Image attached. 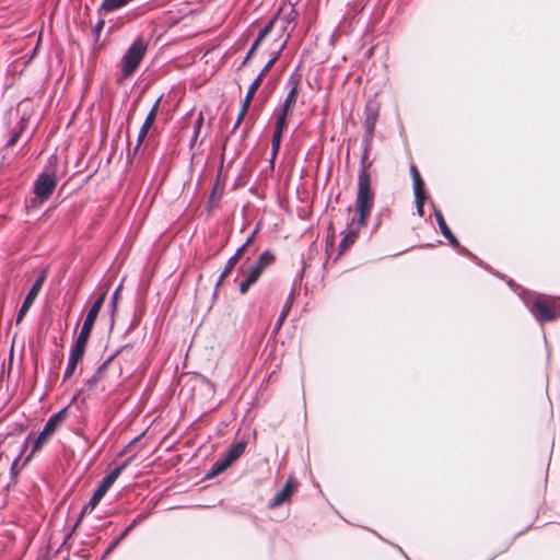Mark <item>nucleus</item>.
<instances>
[{"label": "nucleus", "instance_id": "nucleus-1", "mask_svg": "<svg viewBox=\"0 0 560 560\" xmlns=\"http://www.w3.org/2000/svg\"><path fill=\"white\" fill-rule=\"evenodd\" d=\"M133 457L135 456L128 457L121 464L116 466L114 469H112L108 474H106L102 478L98 486L93 491L88 503L82 506L71 530L66 535L63 542H66V540L71 537V535L74 533V530L81 524L84 516L86 514L91 513L98 505V503L104 498L106 492L109 490V488L113 486V483L117 480V478L121 475V472L128 467V465L131 463Z\"/></svg>", "mask_w": 560, "mask_h": 560}, {"label": "nucleus", "instance_id": "nucleus-2", "mask_svg": "<svg viewBox=\"0 0 560 560\" xmlns=\"http://www.w3.org/2000/svg\"><path fill=\"white\" fill-rule=\"evenodd\" d=\"M375 192L372 188V179H368V176H358V189L355 197V209L358 212V218H353V223L355 222L359 226H364L366 224L368 218L371 214V211L374 206Z\"/></svg>", "mask_w": 560, "mask_h": 560}, {"label": "nucleus", "instance_id": "nucleus-3", "mask_svg": "<svg viewBox=\"0 0 560 560\" xmlns=\"http://www.w3.org/2000/svg\"><path fill=\"white\" fill-rule=\"evenodd\" d=\"M67 417L68 407H63L48 418L44 428L34 440L32 450L25 458V463H27L35 453L39 452L43 448V446L48 442L50 436L62 425Z\"/></svg>", "mask_w": 560, "mask_h": 560}, {"label": "nucleus", "instance_id": "nucleus-4", "mask_svg": "<svg viewBox=\"0 0 560 560\" xmlns=\"http://www.w3.org/2000/svg\"><path fill=\"white\" fill-rule=\"evenodd\" d=\"M299 84L300 77L296 74L290 75L287 82V88H289V92L284 101L280 105H278L273 110V117L276 119L275 124L288 127V118L290 115H292L293 108L296 104L299 95Z\"/></svg>", "mask_w": 560, "mask_h": 560}, {"label": "nucleus", "instance_id": "nucleus-5", "mask_svg": "<svg viewBox=\"0 0 560 560\" xmlns=\"http://www.w3.org/2000/svg\"><path fill=\"white\" fill-rule=\"evenodd\" d=\"M147 51L143 39H136L120 60V73L122 79H128L137 71Z\"/></svg>", "mask_w": 560, "mask_h": 560}, {"label": "nucleus", "instance_id": "nucleus-6", "mask_svg": "<svg viewBox=\"0 0 560 560\" xmlns=\"http://www.w3.org/2000/svg\"><path fill=\"white\" fill-rule=\"evenodd\" d=\"M380 114V105L375 101H369L364 108V135L363 143L371 147L376 121Z\"/></svg>", "mask_w": 560, "mask_h": 560}, {"label": "nucleus", "instance_id": "nucleus-7", "mask_svg": "<svg viewBox=\"0 0 560 560\" xmlns=\"http://www.w3.org/2000/svg\"><path fill=\"white\" fill-rule=\"evenodd\" d=\"M57 186V178L54 174L40 173L33 185V192L40 202L50 198Z\"/></svg>", "mask_w": 560, "mask_h": 560}, {"label": "nucleus", "instance_id": "nucleus-8", "mask_svg": "<svg viewBox=\"0 0 560 560\" xmlns=\"http://www.w3.org/2000/svg\"><path fill=\"white\" fill-rule=\"evenodd\" d=\"M298 16L299 13L292 4H283L271 21H273V24L281 23V31L287 34L285 37L289 39L296 26Z\"/></svg>", "mask_w": 560, "mask_h": 560}, {"label": "nucleus", "instance_id": "nucleus-9", "mask_svg": "<svg viewBox=\"0 0 560 560\" xmlns=\"http://www.w3.org/2000/svg\"><path fill=\"white\" fill-rule=\"evenodd\" d=\"M560 301L557 298L536 294L534 296V301L528 306V310L533 315H555V312L557 311V304Z\"/></svg>", "mask_w": 560, "mask_h": 560}, {"label": "nucleus", "instance_id": "nucleus-10", "mask_svg": "<svg viewBox=\"0 0 560 560\" xmlns=\"http://www.w3.org/2000/svg\"><path fill=\"white\" fill-rule=\"evenodd\" d=\"M46 278H47V270L42 269L39 271L36 280L34 281L32 288L30 289L27 295L25 296L24 302H23L18 315H24L28 311L30 306L34 303L35 299L37 298L38 293L40 292V290L46 281Z\"/></svg>", "mask_w": 560, "mask_h": 560}, {"label": "nucleus", "instance_id": "nucleus-11", "mask_svg": "<svg viewBox=\"0 0 560 560\" xmlns=\"http://www.w3.org/2000/svg\"><path fill=\"white\" fill-rule=\"evenodd\" d=\"M162 100V96H160L155 103L153 104L152 108L150 109V112L148 113L140 130H139V133H138V138H137V143H136V147L133 148V151H132V155L135 156L138 152V150L140 149L141 144L143 143L151 126L153 125L154 120H155V117H156V114H158V110H159V106H160V102Z\"/></svg>", "mask_w": 560, "mask_h": 560}, {"label": "nucleus", "instance_id": "nucleus-12", "mask_svg": "<svg viewBox=\"0 0 560 560\" xmlns=\"http://www.w3.org/2000/svg\"><path fill=\"white\" fill-rule=\"evenodd\" d=\"M298 482L293 481V477H289L281 490H279L275 497L269 501L268 508L276 509L283 503L290 501L294 490L296 489Z\"/></svg>", "mask_w": 560, "mask_h": 560}, {"label": "nucleus", "instance_id": "nucleus-13", "mask_svg": "<svg viewBox=\"0 0 560 560\" xmlns=\"http://www.w3.org/2000/svg\"><path fill=\"white\" fill-rule=\"evenodd\" d=\"M148 517L147 514H139L132 522L109 544V546L103 552L101 560H105L117 546L127 537V535L138 525L141 524Z\"/></svg>", "mask_w": 560, "mask_h": 560}, {"label": "nucleus", "instance_id": "nucleus-14", "mask_svg": "<svg viewBox=\"0 0 560 560\" xmlns=\"http://www.w3.org/2000/svg\"><path fill=\"white\" fill-rule=\"evenodd\" d=\"M240 272H242L244 276L243 280L240 282V292L242 294H245L249 290V288L257 282V280L262 273V270L256 264H254L246 270L244 269L243 266H241Z\"/></svg>", "mask_w": 560, "mask_h": 560}, {"label": "nucleus", "instance_id": "nucleus-15", "mask_svg": "<svg viewBox=\"0 0 560 560\" xmlns=\"http://www.w3.org/2000/svg\"><path fill=\"white\" fill-rule=\"evenodd\" d=\"M85 350L82 348L71 346L70 352H69V359L68 363L63 373V380H68L73 376L77 366L80 361H82Z\"/></svg>", "mask_w": 560, "mask_h": 560}, {"label": "nucleus", "instance_id": "nucleus-16", "mask_svg": "<svg viewBox=\"0 0 560 560\" xmlns=\"http://www.w3.org/2000/svg\"><path fill=\"white\" fill-rule=\"evenodd\" d=\"M247 446V441L243 438L240 441L233 442L222 454L223 460L226 462L228 465H232L234 462H236L242 454L245 452Z\"/></svg>", "mask_w": 560, "mask_h": 560}, {"label": "nucleus", "instance_id": "nucleus-17", "mask_svg": "<svg viewBox=\"0 0 560 560\" xmlns=\"http://www.w3.org/2000/svg\"><path fill=\"white\" fill-rule=\"evenodd\" d=\"M97 317H84L83 325L81 327V330L75 339V341L72 343L73 346L79 348H82L85 350L86 342L91 336L92 329L95 325Z\"/></svg>", "mask_w": 560, "mask_h": 560}, {"label": "nucleus", "instance_id": "nucleus-18", "mask_svg": "<svg viewBox=\"0 0 560 560\" xmlns=\"http://www.w3.org/2000/svg\"><path fill=\"white\" fill-rule=\"evenodd\" d=\"M119 353V350H117L115 353L109 355L103 363H101L95 372L85 381V385L89 389H93L96 384L100 382L102 375L107 370L108 364L114 360V358Z\"/></svg>", "mask_w": 560, "mask_h": 560}, {"label": "nucleus", "instance_id": "nucleus-19", "mask_svg": "<svg viewBox=\"0 0 560 560\" xmlns=\"http://www.w3.org/2000/svg\"><path fill=\"white\" fill-rule=\"evenodd\" d=\"M434 214H435V219H436L438 225H439L440 231L443 234V236L448 241V243L453 247H458L459 243H458L457 238L455 237V235L450 230V228L447 226L442 212L440 210L435 209L434 210Z\"/></svg>", "mask_w": 560, "mask_h": 560}, {"label": "nucleus", "instance_id": "nucleus-20", "mask_svg": "<svg viewBox=\"0 0 560 560\" xmlns=\"http://www.w3.org/2000/svg\"><path fill=\"white\" fill-rule=\"evenodd\" d=\"M287 44H288V37L282 38L278 43L277 49L272 52L270 59L268 60V62L265 65V67L261 69V71L259 72V74L256 78H260L261 81L264 80L265 75L270 71L272 66L279 59V57H280L282 50L284 49V47L287 46Z\"/></svg>", "mask_w": 560, "mask_h": 560}, {"label": "nucleus", "instance_id": "nucleus-21", "mask_svg": "<svg viewBox=\"0 0 560 560\" xmlns=\"http://www.w3.org/2000/svg\"><path fill=\"white\" fill-rule=\"evenodd\" d=\"M287 129H288V127H285V126L275 124V131H273L272 139H271V156H270L271 163H273V161L276 160V158L279 153L282 136L287 131Z\"/></svg>", "mask_w": 560, "mask_h": 560}, {"label": "nucleus", "instance_id": "nucleus-22", "mask_svg": "<svg viewBox=\"0 0 560 560\" xmlns=\"http://www.w3.org/2000/svg\"><path fill=\"white\" fill-rule=\"evenodd\" d=\"M273 28V21H269L258 33L256 39L252 44V47L249 48L243 63H246L253 56L254 51L260 46L262 40L266 38V36L271 32Z\"/></svg>", "mask_w": 560, "mask_h": 560}, {"label": "nucleus", "instance_id": "nucleus-23", "mask_svg": "<svg viewBox=\"0 0 560 560\" xmlns=\"http://www.w3.org/2000/svg\"><path fill=\"white\" fill-rule=\"evenodd\" d=\"M360 228L361 226H359L355 222L351 223L349 231L340 241L339 247H340L341 252H345L346 249H348L355 242V240L358 238V235H359Z\"/></svg>", "mask_w": 560, "mask_h": 560}, {"label": "nucleus", "instance_id": "nucleus-24", "mask_svg": "<svg viewBox=\"0 0 560 560\" xmlns=\"http://www.w3.org/2000/svg\"><path fill=\"white\" fill-rule=\"evenodd\" d=\"M371 147H366V143H363V153L360 161V171L358 176H368V179H372L370 168L373 162L369 159V151Z\"/></svg>", "mask_w": 560, "mask_h": 560}, {"label": "nucleus", "instance_id": "nucleus-25", "mask_svg": "<svg viewBox=\"0 0 560 560\" xmlns=\"http://www.w3.org/2000/svg\"><path fill=\"white\" fill-rule=\"evenodd\" d=\"M230 465L226 464L225 460H223L222 457L218 458L210 467V469L206 472L203 479H212L222 472H224Z\"/></svg>", "mask_w": 560, "mask_h": 560}, {"label": "nucleus", "instance_id": "nucleus-26", "mask_svg": "<svg viewBox=\"0 0 560 560\" xmlns=\"http://www.w3.org/2000/svg\"><path fill=\"white\" fill-rule=\"evenodd\" d=\"M224 184L220 180V177H217L215 182L213 183L210 196L208 198L207 202V209L210 212L213 208V202L217 198H220L223 194Z\"/></svg>", "mask_w": 560, "mask_h": 560}, {"label": "nucleus", "instance_id": "nucleus-27", "mask_svg": "<svg viewBox=\"0 0 560 560\" xmlns=\"http://www.w3.org/2000/svg\"><path fill=\"white\" fill-rule=\"evenodd\" d=\"M275 261H276L275 255L271 253V250L267 249L258 257V260L255 264L264 271L267 267L271 266Z\"/></svg>", "mask_w": 560, "mask_h": 560}, {"label": "nucleus", "instance_id": "nucleus-28", "mask_svg": "<svg viewBox=\"0 0 560 560\" xmlns=\"http://www.w3.org/2000/svg\"><path fill=\"white\" fill-rule=\"evenodd\" d=\"M24 126H25L24 121L21 120L19 122V125L12 130V132L7 141V147H13L18 142V140L24 129Z\"/></svg>", "mask_w": 560, "mask_h": 560}, {"label": "nucleus", "instance_id": "nucleus-29", "mask_svg": "<svg viewBox=\"0 0 560 560\" xmlns=\"http://www.w3.org/2000/svg\"><path fill=\"white\" fill-rule=\"evenodd\" d=\"M105 299H106V292L101 293L93 302V304L90 307L86 315H98V313L105 302Z\"/></svg>", "mask_w": 560, "mask_h": 560}, {"label": "nucleus", "instance_id": "nucleus-30", "mask_svg": "<svg viewBox=\"0 0 560 560\" xmlns=\"http://www.w3.org/2000/svg\"><path fill=\"white\" fill-rule=\"evenodd\" d=\"M237 264V260H236V257H230V259L228 260L223 271L221 272L220 275V278H219V283L230 275V272L234 269V267L236 266Z\"/></svg>", "mask_w": 560, "mask_h": 560}, {"label": "nucleus", "instance_id": "nucleus-31", "mask_svg": "<svg viewBox=\"0 0 560 560\" xmlns=\"http://www.w3.org/2000/svg\"><path fill=\"white\" fill-rule=\"evenodd\" d=\"M261 79L260 78H256L252 84L249 85L248 90H247V93L245 95V97L247 98V102H252L256 91L259 89V86L261 85Z\"/></svg>", "mask_w": 560, "mask_h": 560}, {"label": "nucleus", "instance_id": "nucleus-32", "mask_svg": "<svg viewBox=\"0 0 560 560\" xmlns=\"http://www.w3.org/2000/svg\"><path fill=\"white\" fill-rule=\"evenodd\" d=\"M413 192H415V196L425 195L424 183L420 175H417L413 178Z\"/></svg>", "mask_w": 560, "mask_h": 560}, {"label": "nucleus", "instance_id": "nucleus-33", "mask_svg": "<svg viewBox=\"0 0 560 560\" xmlns=\"http://www.w3.org/2000/svg\"><path fill=\"white\" fill-rule=\"evenodd\" d=\"M144 432H141L139 435L135 436L118 454V456H124L130 452V450L142 439Z\"/></svg>", "mask_w": 560, "mask_h": 560}, {"label": "nucleus", "instance_id": "nucleus-34", "mask_svg": "<svg viewBox=\"0 0 560 560\" xmlns=\"http://www.w3.org/2000/svg\"><path fill=\"white\" fill-rule=\"evenodd\" d=\"M203 125V115L200 113L194 124V136L191 141L195 142L199 136L200 129Z\"/></svg>", "mask_w": 560, "mask_h": 560}, {"label": "nucleus", "instance_id": "nucleus-35", "mask_svg": "<svg viewBox=\"0 0 560 560\" xmlns=\"http://www.w3.org/2000/svg\"><path fill=\"white\" fill-rule=\"evenodd\" d=\"M415 198H416L417 212H418L419 217H423L424 215L425 195L415 196Z\"/></svg>", "mask_w": 560, "mask_h": 560}, {"label": "nucleus", "instance_id": "nucleus-36", "mask_svg": "<svg viewBox=\"0 0 560 560\" xmlns=\"http://www.w3.org/2000/svg\"><path fill=\"white\" fill-rule=\"evenodd\" d=\"M294 299H295V292H294V291H292V292L289 294L288 300H287L285 304L283 305V307H282V311H281L280 315H288V314L290 313V311H291V304H292V302L294 301Z\"/></svg>", "mask_w": 560, "mask_h": 560}, {"label": "nucleus", "instance_id": "nucleus-37", "mask_svg": "<svg viewBox=\"0 0 560 560\" xmlns=\"http://www.w3.org/2000/svg\"><path fill=\"white\" fill-rule=\"evenodd\" d=\"M285 319H287V317H278L277 323L275 324V326L272 328L270 337H275L279 332V330L282 327Z\"/></svg>", "mask_w": 560, "mask_h": 560}, {"label": "nucleus", "instance_id": "nucleus-38", "mask_svg": "<svg viewBox=\"0 0 560 560\" xmlns=\"http://www.w3.org/2000/svg\"><path fill=\"white\" fill-rule=\"evenodd\" d=\"M258 229H259V224L256 226V229L252 232V234L247 237V240L245 241L244 243V246H249L254 240H255V236L258 232Z\"/></svg>", "mask_w": 560, "mask_h": 560}, {"label": "nucleus", "instance_id": "nucleus-39", "mask_svg": "<svg viewBox=\"0 0 560 560\" xmlns=\"http://www.w3.org/2000/svg\"><path fill=\"white\" fill-rule=\"evenodd\" d=\"M252 102H247V98H244L242 108H241V117H245L246 113L248 112L249 105Z\"/></svg>", "mask_w": 560, "mask_h": 560}, {"label": "nucleus", "instance_id": "nucleus-40", "mask_svg": "<svg viewBox=\"0 0 560 560\" xmlns=\"http://www.w3.org/2000/svg\"><path fill=\"white\" fill-rule=\"evenodd\" d=\"M32 439H33V433L31 432V433L26 436V439L24 440V442H23V444H22V446H21L20 455L26 451V448L28 447V443H30V441H31Z\"/></svg>", "mask_w": 560, "mask_h": 560}, {"label": "nucleus", "instance_id": "nucleus-41", "mask_svg": "<svg viewBox=\"0 0 560 560\" xmlns=\"http://www.w3.org/2000/svg\"><path fill=\"white\" fill-rule=\"evenodd\" d=\"M116 301H114L113 299H110V302L108 303L107 305V312L110 314V315H114L116 313Z\"/></svg>", "mask_w": 560, "mask_h": 560}, {"label": "nucleus", "instance_id": "nucleus-42", "mask_svg": "<svg viewBox=\"0 0 560 560\" xmlns=\"http://www.w3.org/2000/svg\"><path fill=\"white\" fill-rule=\"evenodd\" d=\"M557 317H536L537 322L539 323L540 327L542 328L545 323L547 322H552L555 320Z\"/></svg>", "mask_w": 560, "mask_h": 560}, {"label": "nucleus", "instance_id": "nucleus-43", "mask_svg": "<svg viewBox=\"0 0 560 560\" xmlns=\"http://www.w3.org/2000/svg\"><path fill=\"white\" fill-rule=\"evenodd\" d=\"M246 247H247V246H244V244H243L241 247H238V248L236 249V252L234 253V255H233L232 257H236V260L238 261V260H240V258L242 257V255H243V253H244V250H245V248H246Z\"/></svg>", "mask_w": 560, "mask_h": 560}, {"label": "nucleus", "instance_id": "nucleus-44", "mask_svg": "<svg viewBox=\"0 0 560 560\" xmlns=\"http://www.w3.org/2000/svg\"><path fill=\"white\" fill-rule=\"evenodd\" d=\"M20 456H18L14 462L12 463L11 467H10V474H11V477L12 478H15L16 477V470H15V466H16V463L19 460Z\"/></svg>", "mask_w": 560, "mask_h": 560}, {"label": "nucleus", "instance_id": "nucleus-45", "mask_svg": "<svg viewBox=\"0 0 560 560\" xmlns=\"http://www.w3.org/2000/svg\"><path fill=\"white\" fill-rule=\"evenodd\" d=\"M140 319H141V317L133 316V317L131 318V322H130L129 326H130V327H135V326L139 325Z\"/></svg>", "mask_w": 560, "mask_h": 560}, {"label": "nucleus", "instance_id": "nucleus-46", "mask_svg": "<svg viewBox=\"0 0 560 560\" xmlns=\"http://www.w3.org/2000/svg\"><path fill=\"white\" fill-rule=\"evenodd\" d=\"M244 117H241V113H238V116H237V119L234 124V127H233V130H236L241 124V121L243 120Z\"/></svg>", "mask_w": 560, "mask_h": 560}, {"label": "nucleus", "instance_id": "nucleus-47", "mask_svg": "<svg viewBox=\"0 0 560 560\" xmlns=\"http://www.w3.org/2000/svg\"><path fill=\"white\" fill-rule=\"evenodd\" d=\"M410 171H411L412 179L415 178V176L420 175L418 170L413 165L411 166Z\"/></svg>", "mask_w": 560, "mask_h": 560}, {"label": "nucleus", "instance_id": "nucleus-48", "mask_svg": "<svg viewBox=\"0 0 560 560\" xmlns=\"http://www.w3.org/2000/svg\"><path fill=\"white\" fill-rule=\"evenodd\" d=\"M119 298V288L115 290V292L112 295V299L117 302Z\"/></svg>", "mask_w": 560, "mask_h": 560}, {"label": "nucleus", "instance_id": "nucleus-49", "mask_svg": "<svg viewBox=\"0 0 560 560\" xmlns=\"http://www.w3.org/2000/svg\"><path fill=\"white\" fill-rule=\"evenodd\" d=\"M82 392H83V389H79V390L75 393V395L72 397L71 402H72V401H74V400L78 398V396H79Z\"/></svg>", "mask_w": 560, "mask_h": 560}, {"label": "nucleus", "instance_id": "nucleus-50", "mask_svg": "<svg viewBox=\"0 0 560 560\" xmlns=\"http://www.w3.org/2000/svg\"><path fill=\"white\" fill-rule=\"evenodd\" d=\"M24 317H15V323L16 325H19L22 320H23Z\"/></svg>", "mask_w": 560, "mask_h": 560}, {"label": "nucleus", "instance_id": "nucleus-51", "mask_svg": "<svg viewBox=\"0 0 560 560\" xmlns=\"http://www.w3.org/2000/svg\"><path fill=\"white\" fill-rule=\"evenodd\" d=\"M109 318H110V326H113V325H114V323H115V317H114V316H110Z\"/></svg>", "mask_w": 560, "mask_h": 560}, {"label": "nucleus", "instance_id": "nucleus-52", "mask_svg": "<svg viewBox=\"0 0 560 560\" xmlns=\"http://www.w3.org/2000/svg\"><path fill=\"white\" fill-rule=\"evenodd\" d=\"M102 26H103V22H100L96 27L101 28Z\"/></svg>", "mask_w": 560, "mask_h": 560}]
</instances>
